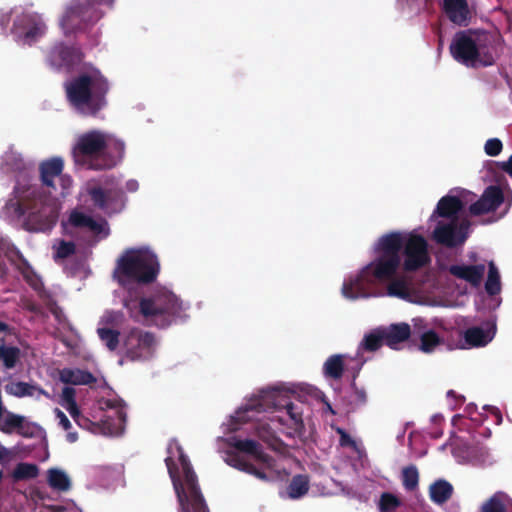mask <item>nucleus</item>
<instances>
[{
	"mask_svg": "<svg viewBox=\"0 0 512 512\" xmlns=\"http://www.w3.org/2000/svg\"><path fill=\"white\" fill-rule=\"evenodd\" d=\"M373 251L375 257L370 263L344 279L341 289L344 298L389 296L428 307H458L459 302L454 293L448 291V284L442 281L441 275L422 282L397 275L401 264L405 271H416L430 262L428 242L418 230L386 233L374 243Z\"/></svg>",
	"mask_w": 512,
	"mask_h": 512,
	"instance_id": "1",
	"label": "nucleus"
},
{
	"mask_svg": "<svg viewBox=\"0 0 512 512\" xmlns=\"http://www.w3.org/2000/svg\"><path fill=\"white\" fill-rule=\"evenodd\" d=\"M63 169V158L54 156L39 163V179L34 167L30 174H22L14 184V198L2 209V217L28 231L50 230L58 219L60 198L67 197L73 186L72 178L63 174Z\"/></svg>",
	"mask_w": 512,
	"mask_h": 512,
	"instance_id": "2",
	"label": "nucleus"
},
{
	"mask_svg": "<svg viewBox=\"0 0 512 512\" xmlns=\"http://www.w3.org/2000/svg\"><path fill=\"white\" fill-rule=\"evenodd\" d=\"M259 437L272 448L277 447L276 430L298 431L302 427V410L291 401V390L280 385L261 390L248 398L223 424L225 432H236L248 422Z\"/></svg>",
	"mask_w": 512,
	"mask_h": 512,
	"instance_id": "3",
	"label": "nucleus"
},
{
	"mask_svg": "<svg viewBox=\"0 0 512 512\" xmlns=\"http://www.w3.org/2000/svg\"><path fill=\"white\" fill-rule=\"evenodd\" d=\"M474 194L464 189L451 190L442 197L430 216V224L434 223L432 239L447 247L462 245L469 234V221L463 209L473 201Z\"/></svg>",
	"mask_w": 512,
	"mask_h": 512,
	"instance_id": "4",
	"label": "nucleus"
},
{
	"mask_svg": "<svg viewBox=\"0 0 512 512\" xmlns=\"http://www.w3.org/2000/svg\"><path fill=\"white\" fill-rule=\"evenodd\" d=\"M124 154V141L99 129L79 134L72 147L75 163L91 170L111 169L121 163Z\"/></svg>",
	"mask_w": 512,
	"mask_h": 512,
	"instance_id": "5",
	"label": "nucleus"
},
{
	"mask_svg": "<svg viewBox=\"0 0 512 512\" xmlns=\"http://www.w3.org/2000/svg\"><path fill=\"white\" fill-rule=\"evenodd\" d=\"M109 89L106 76L90 63L83 64L78 74L65 83L69 104L86 116H94L106 107Z\"/></svg>",
	"mask_w": 512,
	"mask_h": 512,
	"instance_id": "6",
	"label": "nucleus"
},
{
	"mask_svg": "<svg viewBox=\"0 0 512 512\" xmlns=\"http://www.w3.org/2000/svg\"><path fill=\"white\" fill-rule=\"evenodd\" d=\"M165 463L182 512H206L207 505L200 492L197 478L181 446L169 442Z\"/></svg>",
	"mask_w": 512,
	"mask_h": 512,
	"instance_id": "7",
	"label": "nucleus"
},
{
	"mask_svg": "<svg viewBox=\"0 0 512 512\" xmlns=\"http://www.w3.org/2000/svg\"><path fill=\"white\" fill-rule=\"evenodd\" d=\"M124 306L132 317L141 314L144 319L158 327H166L177 319L186 317L188 303L181 301L172 291L160 288L151 295L143 297L139 303L125 299Z\"/></svg>",
	"mask_w": 512,
	"mask_h": 512,
	"instance_id": "8",
	"label": "nucleus"
},
{
	"mask_svg": "<svg viewBox=\"0 0 512 512\" xmlns=\"http://www.w3.org/2000/svg\"><path fill=\"white\" fill-rule=\"evenodd\" d=\"M450 53L457 62L467 67L490 66L498 55L496 39L481 30L461 31L454 35Z\"/></svg>",
	"mask_w": 512,
	"mask_h": 512,
	"instance_id": "9",
	"label": "nucleus"
},
{
	"mask_svg": "<svg viewBox=\"0 0 512 512\" xmlns=\"http://www.w3.org/2000/svg\"><path fill=\"white\" fill-rule=\"evenodd\" d=\"M160 271L157 255L149 247L142 246L125 250L117 259L113 272L114 279L123 287L149 283Z\"/></svg>",
	"mask_w": 512,
	"mask_h": 512,
	"instance_id": "10",
	"label": "nucleus"
},
{
	"mask_svg": "<svg viewBox=\"0 0 512 512\" xmlns=\"http://www.w3.org/2000/svg\"><path fill=\"white\" fill-rule=\"evenodd\" d=\"M227 441L230 446L243 454L230 456L227 459L230 466L263 481H275L282 478L275 462L262 452L257 442L252 439H241L238 436H231Z\"/></svg>",
	"mask_w": 512,
	"mask_h": 512,
	"instance_id": "11",
	"label": "nucleus"
},
{
	"mask_svg": "<svg viewBox=\"0 0 512 512\" xmlns=\"http://www.w3.org/2000/svg\"><path fill=\"white\" fill-rule=\"evenodd\" d=\"M125 406L119 398H101L80 420V427L95 435L118 436L124 431Z\"/></svg>",
	"mask_w": 512,
	"mask_h": 512,
	"instance_id": "12",
	"label": "nucleus"
},
{
	"mask_svg": "<svg viewBox=\"0 0 512 512\" xmlns=\"http://www.w3.org/2000/svg\"><path fill=\"white\" fill-rule=\"evenodd\" d=\"M10 23V34L20 45L34 44L47 31V25L40 14L20 6L0 14V27L3 31L7 32Z\"/></svg>",
	"mask_w": 512,
	"mask_h": 512,
	"instance_id": "13",
	"label": "nucleus"
},
{
	"mask_svg": "<svg viewBox=\"0 0 512 512\" xmlns=\"http://www.w3.org/2000/svg\"><path fill=\"white\" fill-rule=\"evenodd\" d=\"M85 195H88L94 206L106 215L122 211L126 202L118 180L113 176L106 177L99 182H87L80 193V199L82 200Z\"/></svg>",
	"mask_w": 512,
	"mask_h": 512,
	"instance_id": "14",
	"label": "nucleus"
},
{
	"mask_svg": "<svg viewBox=\"0 0 512 512\" xmlns=\"http://www.w3.org/2000/svg\"><path fill=\"white\" fill-rule=\"evenodd\" d=\"M470 261H461L447 266H441V272L439 275L443 277V273H448L456 279L462 280L469 285L471 288H479L483 282L484 275L486 274L487 267L482 261H478L476 253H470ZM442 281L448 284L449 292L454 293L455 298L459 302L460 306L462 303L459 301L458 296L466 294V287L452 288L448 281Z\"/></svg>",
	"mask_w": 512,
	"mask_h": 512,
	"instance_id": "15",
	"label": "nucleus"
},
{
	"mask_svg": "<svg viewBox=\"0 0 512 512\" xmlns=\"http://www.w3.org/2000/svg\"><path fill=\"white\" fill-rule=\"evenodd\" d=\"M104 11H97L92 6L80 1H72L64 9L59 25L66 36L81 31L88 23L98 21Z\"/></svg>",
	"mask_w": 512,
	"mask_h": 512,
	"instance_id": "16",
	"label": "nucleus"
},
{
	"mask_svg": "<svg viewBox=\"0 0 512 512\" xmlns=\"http://www.w3.org/2000/svg\"><path fill=\"white\" fill-rule=\"evenodd\" d=\"M156 341L152 334L139 329L123 332L122 351L131 360H146L153 356Z\"/></svg>",
	"mask_w": 512,
	"mask_h": 512,
	"instance_id": "17",
	"label": "nucleus"
},
{
	"mask_svg": "<svg viewBox=\"0 0 512 512\" xmlns=\"http://www.w3.org/2000/svg\"><path fill=\"white\" fill-rule=\"evenodd\" d=\"M62 228L66 234H74L75 230L91 233L102 239L109 234L108 224L104 219H94L91 216L74 209L66 221L62 222Z\"/></svg>",
	"mask_w": 512,
	"mask_h": 512,
	"instance_id": "18",
	"label": "nucleus"
},
{
	"mask_svg": "<svg viewBox=\"0 0 512 512\" xmlns=\"http://www.w3.org/2000/svg\"><path fill=\"white\" fill-rule=\"evenodd\" d=\"M496 331V321L493 319H489L479 326L469 327L461 333L463 341L459 347L462 349L484 347L494 339Z\"/></svg>",
	"mask_w": 512,
	"mask_h": 512,
	"instance_id": "19",
	"label": "nucleus"
},
{
	"mask_svg": "<svg viewBox=\"0 0 512 512\" xmlns=\"http://www.w3.org/2000/svg\"><path fill=\"white\" fill-rule=\"evenodd\" d=\"M452 454L459 463L480 464L485 461L487 450L475 443H468L463 438L452 434L450 438Z\"/></svg>",
	"mask_w": 512,
	"mask_h": 512,
	"instance_id": "20",
	"label": "nucleus"
},
{
	"mask_svg": "<svg viewBox=\"0 0 512 512\" xmlns=\"http://www.w3.org/2000/svg\"><path fill=\"white\" fill-rule=\"evenodd\" d=\"M82 53L78 48L68 47L63 43L56 44L47 55L48 65L55 70H70L79 63Z\"/></svg>",
	"mask_w": 512,
	"mask_h": 512,
	"instance_id": "21",
	"label": "nucleus"
},
{
	"mask_svg": "<svg viewBox=\"0 0 512 512\" xmlns=\"http://www.w3.org/2000/svg\"><path fill=\"white\" fill-rule=\"evenodd\" d=\"M412 328L413 335L418 339V349L424 353L434 352L443 342L442 337L422 317L412 319Z\"/></svg>",
	"mask_w": 512,
	"mask_h": 512,
	"instance_id": "22",
	"label": "nucleus"
},
{
	"mask_svg": "<svg viewBox=\"0 0 512 512\" xmlns=\"http://www.w3.org/2000/svg\"><path fill=\"white\" fill-rule=\"evenodd\" d=\"M33 163L26 160L14 147H9L0 158V173L15 174V184L22 174H30Z\"/></svg>",
	"mask_w": 512,
	"mask_h": 512,
	"instance_id": "23",
	"label": "nucleus"
},
{
	"mask_svg": "<svg viewBox=\"0 0 512 512\" xmlns=\"http://www.w3.org/2000/svg\"><path fill=\"white\" fill-rule=\"evenodd\" d=\"M504 203V194L501 188L497 186L487 187L481 198L469 206L472 215L478 216L496 210Z\"/></svg>",
	"mask_w": 512,
	"mask_h": 512,
	"instance_id": "24",
	"label": "nucleus"
},
{
	"mask_svg": "<svg viewBox=\"0 0 512 512\" xmlns=\"http://www.w3.org/2000/svg\"><path fill=\"white\" fill-rule=\"evenodd\" d=\"M443 9L448 19L459 26L468 25L472 18V9L467 0H444Z\"/></svg>",
	"mask_w": 512,
	"mask_h": 512,
	"instance_id": "25",
	"label": "nucleus"
},
{
	"mask_svg": "<svg viewBox=\"0 0 512 512\" xmlns=\"http://www.w3.org/2000/svg\"><path fill=\"white\" fill-rule=\"evenodd\" d=\"M46 482L49 488L59 493H66L72 488V479L66 470L51 467L46 471Z\"/></svg>",
	"mask_w": 512,
	"mask_h": 512,
	"instance_id": "26",
	"label": "nucleus"
},
{
	"mask_svg": "<svg viewBox=\"0 0 512 512\" xmlns=\"http://www.w3.org/2000/svg\"><path fill=\"white\" fill-rule=\"evenodd\" d=\"M385 344L392 349H398V344L407 340L413 330L411 331V327L407 323H397L391 324L388 327H381Z\"/></svg>",
	"mask_w": 512,
	"mask_h": 512,
	"instance_id": "27",
	"label": "nucleus"
},
{
	"mask_svg": "<svg viewBox=\"0 0 512 512\" xmlns=\"http://www.w3.org/2000/svg\"><path fill=\"white\" fill-rule=\"evenodd\" d=\"M94 473L99 483L104 487L125 486L121 468L103 466L96 468Z\"/></svg>",
	"mask_w": 512,
	"mask_h": 512,
	"instance_id": "28",
	"label": "nucleus"
},
{
	"mask_svg": "<svg viewBox=\"0 0 512 512\" xmlns=\"http://www.w3.org/2000/svg\"><path fill=\"white\" fill-rule=\"evenodd\" d=\"M481 512H512V497L497 491L482 503Z\"/></svg>",
	"mask_w": 512,
	"mask_h": 512,
	"instance_id": "29",
	"label": "nucleus"
},
{
	"mask_svg": "<svg viewBox=\"0 0 512 512\" xmlns=\"http://www.w3.org/2000/svg\"><path fill=\"white\" fill-rule=\"evenodd\" d=\"M348 359L351 358L344 354H334L328 357L323 364L324 376L335 380L340 379Z\"/></svg>",
	"mask_w": 512,
	"mask_h": 512,
	"instance_id": "30",
	"label": "nucleus"
},
{
	"mask_svg": "<svg viewBox=\"0 0 512 512\" xmlns=\"http://www.w3.org/2000/svg\"><path fill=\"white\" fill-rule=\"evenodd\" d=\"M5 391L8 394L16 396V397L29 396V397H34L36 399H39L40 396H42V395L46 396L47 398L51 397L47 392H45L40 387H37L35 385H30L25 382L10 383V384L6 385Z\"/></svg>",
	"mask_w": 512,
	"mask_h": 512,
	"instance_id": "31",
	"label": "nucleus"
},
{
	"mask_svg": "<svg viewBox=\"0 0 512 512\" xmlns=\"http://www.w3.org/2000/svg\"><path fill=\"white\" fill-rule=\"evenodd\" d=\"M59 379L72 385H87L95 380L91 373L78 368H63L59 371Z\"/></svg>",
	"mask_w": 512,
	"mask_h": 512,
	"instance_id": "32",
	"label": "nucleus"
},
{
	"mask_svg": "<svg viewBox=\"0 0 512 512\" xmlns=\"http://www.w3.org/2000/svg\"><path fill=\"white\" fill-rule=\"evenodd\" d=\"M60 405L66 409L77 425L80 427V420L87 418V414H82L77 406L75 400V389L72 387H65L60 396Z\"/></svg>",
	"mask_w": 512,
	"mask_h": 512,
	"instance_id": "33",
	"label": "nucleus"
},
{
	"mask_svg": "<svg viewBox=\"0 0 512 512\" xmlns=\"http://www.w3.org/2000/svg\"><path fill=\"white\" fill-rule=\"evenodd\" d=\"M453 492L452 485L446 480H437L430 485L429 494L433 502L441 504L447 501Z\"/></svg>",
	"mask_w": 512,
	"mask_h": 512,
	"instance_id": "34",
	"label": "nucleus"
},
{
	"mask_svg": "<svg viewBox=\"0 0 512 512\" xmlns=\"http://www.w3.org/2000/svg\"><path fill=\"white\" fill-rule=\"evenodd\" d=\"M39 467L34 463L21 462L18 463L12 471V478L14 481H27L38 477Z\"/></svg>",
	"mask_w": 512,
	"mask_h": 512,
	"instance_id": "35",
	"label": "nucleus"
},
{
	"mask_svg": "<svg viewBox=\"0 0 512 512\" xmlns=\"http://www.w3.org/2000/svg\"><path fill=\"white\" fill-rule=\"evenodd\" d=\"M309 489V478L307 475H295L287 486V495L291 499H298L304 496Z\"/></svg>",
	"mask_w": 512,
	"mask_h": 512,
	"instance_id": "36",
	"label": "nucleus"
},
{
	"mask_svg": "<svg viewBox=\"0 0 512 512\" xmlns=\"http://www.w3.org/2000/svg\"><path fill=\"white\" fill-rule=\"evenodd\" d=\"M52 250L54 260L57 263H62L75 253V245L71 241L55 240Z\"/></svg>",
	"mask_w": 512,
	"mask_h": 512,
	"instance_id": "37",
	"label": "nucleus"
},
{
	"mask_svg": "<svg viewBox=\"0 0 512 512\" xmlns=\"http://www.w3.org/2000/svg\"><path fill=\"white\" fill-rule=\"evenodd\" d=\"M97 335L102 344L110 351H115L117 348H122V339L117 330H108L107 328H97Z\"/></svg>",
	"mask_w": 512,
	"mask_h": 512,
	"instance_id": "38",
	"label": "nucleus"
},
{
	"mask_svg": "<svg viewBox=\"0 0 512 512\" xmlns=\"http://www.w3.org/2000/svg\"><path fill=\"white\" fill-rule=\"evenodd\" d=\"M485 290L491 296L498 294L501 290L499 271L493 262H489L488 264Z\"/></svg>",
	"mask_w": 512,
	"mask_h": 512,
	"instance_id": "39",
	"label": "nucleus"
},
{
	"mask_svg": "<svg viewBox=\"0 0 512 512\" xmlns=\"http://www.w3.org/2000/svg\"><path fill=\"white\" fill-rule=\"evenodd\" d=\"M124 321V316L121 312L105 311L100 317L97 328H107L108 330H116L121 327Z\"/></svg>",
	"mask_w": 512,
	"mask_h": 512,
	"instance_id": "40",
	"label": "nucleus"
},
{
	"mask_svg": "<svg viewBox=\"0 0 512 512\" xmlns=\"http://www.w3.org/2000/svg\"><path fill=\"white\" fill-rule=\"evenodd\" d=\"M383 343H385V339L382 328H377L364 337L359 347V351L362 349L375 351L381 347Z\"/></svg>",
	"mask_w": 512,
	"mask_h": 512,
	"instance_id": "41",
	"label": "nucleus"
},
{
	"mask_svg": "<svg viewBox=\"0 0 512 512\" xmlns=\"http://www.w3.org/2000/svg\"><path fill=\"white\" fill-rule=\"evenodd\" d=\"M401 480L406 490H415L419 482V472L416 466L410 465L403 468L401 473Z\"/></svg>",
	"mask_w": 512,
	"mask_h": 512,
	"instance_id": "42",
	"label": "nucleus"
},
{
	"mask_svg": "<svg viewBox=\"0 0 512 512\" xmlns=\"http://www.w3.org/2000/svg\"><path fill=\"white\" fill-rule=\"evenodd\" d=\"M336 432L339 435V444L344 448L351 449L354 453L361 456L364 452L362 445L348 434L344 429L337 427Z\"/></svg>",
	"mask_w": 512,
	"mask_h": 512,
	"instance_id": "43",
	"label": "nucleus"
},
{
	"mask_svg": "<svg viewBox=\"0 0 512 512\" xmlns=\"http://www.w3.org/2000/svg\"><path fill=\"white\" fill-rule=\"evenodd\" d=\"M401 503V499L398 495L385 492L380 496L378 507L380 512H391L398 509L401 506Z\"/></svg>",
	"mask_w": 512,
	"mask_h": 512,
	"instance_id": "44",
	"label": "nucleus"
},
{
	"mask_svg": "<svg viewBox=\"0 0 512 512\" xmlns=\"http://www.w3.org/2000/svg\"><path fill=\"white\" fill-rule=\"evenodd\" d=\"M20 356V350L17 347L0 345V359L3 360L6 368L10 369L16 365Z\"/></svg>",
	"mask_w": 512,
	"mask_h": 512,
	"instance_id": "45",
	"label": "nucleus"
},
{
	"mask_svg": "<svg viewBox=\"0 0 512 512\" xmlns=\"http://www.w3.org/2000/svg\"><path fill=\"white\" fill-rule=\"evenodd\" d=\"M54 414H55V417H56V419L58 421L59 427H61L65 431H69L72 425H71V422L68 419V417L65 415V413L63 411H61L60 409L55 408L54 409ZM66 440L69 443L76 442L78 440L77 433L76 432H67Z\"/></svg>",
	"mask_w": 512,
	"mask_h": 512,
	"instance_id": "46",
	"label": "nucleus"
},
{
	"mask_svg": "<svg viewBox=\"0 0 512 512\" xmlns=\"http://www.w3.org/2000/svg\"><path fill=\"white\" fill-rule=\"evenodd\" d=\"M29 450H24L20 445H16L11 449L6 448L0 443V463L9 462L16 456H25Z\"/></svg>",
	"mask_w": 512,
	"mask_h": 512,
	"instance_id": "47",
	"label": "nucleus"
},
{
	"mask_svg": "<svg viewBox=\"0 0 512 512\" xmlns=\"http://www.w3.org/2000/svg\"><path fill=\"white\" fill-rule=\"evenodd\" d=\"M21 273L26 281L35 290H39L42 286L40 278L32 271L31 267L26 263H22Z\"/></svg>",
	"mask_w": 512,
	"mask_h": 512,
	"instance_id": "48",
	"label": "nucleus"
},
{
	"mask_svg": "<svg viewBox=\"0 0 512 512\" xmlns=\"http://www.w3.org/2000/svg\"><path fill=\"white\" fill-rule=\"evenodd\" d=\"M503 149V144L498 138H490L484 145V151L488 156H498Z\"/></svg>",
	"mask_w": 512,
	"mask_h": 512,
	"instance_id": "49",
	"label": "nucleus"
},
{
	"mask_svg": "<svg viewBox=\"0 0 512 512\" xmlns=\"http://www.w3.org/2000/svg\"><path fill=\"white\" fill-rule=\"evenodd\" d=\"M38 430V426L29 423L26 421L24 417H22V421L20 425L17 426L16 430L18 434L24 437H32L36 431Z\"/></svg>",
	"mask_w": 512,
	"mask_h": 512,
	"instance_id": "50",
	"label": "nucleus"
},
{
	"mask_svg": "<svg viewBox=\"0 0 512 512\" xmlns=\"http://www.w3.org/2000/svg\"><path fill=\"white\" fill-rule=\"evenodd\" d=\"M115 0H86L88 6H92L97 11H103L102 7L111 8Z\"/></svg>",
	"mask_w": 512,
	"mask_h": 512,
	"instance_id": "51",
	"label": "nucleus"
},
{
	"mask_svg": "<svg viewBox=\"0 0 512 512\" xmlns=\"http://www.w3.org/2000/svg\"><path fill=\"white\" fill-rule=\"evenodd\" d=\"M497 166L512 179V155L505 161L497 162Z\"/></svg>",
	"mask_w": 512,
	"mask_h": 512,
	"instance_id": "52",
	"label": "nucleus"
},
{
	"mask_svg": "<svg viewBox=\"0 0 512 512\" xmlns=\"http://www.w3.org/2000/svg\"><path fill=\"white\" fill-rule=\"evenodd\" d=\"M352 400L357 402V403H364L366 401V394L363 390H358L356 389L354 392H353V395H352Z\"/></svg>",
	"mask_w": 512,
	"mask_h": 512,
	"instance_id": "53",
	"label": "nucleus"
},
{
	"mask_svg": "<svg viewBox=\"0 0 512 512\" xmlns=\"http://www.w3.org/2000/svg\"><path fill=\"white\" fill-rule=\"evenodd\" d=\"M139 189V183L135 179H130L125 184V190L127 192L133 193Z\"/></svg>",
	"mask_w": 512,
	"mask_h": 512,
	"instance_id": "54",
	"label": "nucleus"
},
{
	"mask_svg": "<svg viewBox=\"0 0 512 512\" xmlns=\"http://www.w3.org/2000/svg\"><path fill=\"white\" fill-rule=\"evenodd\" d=\"M490 409H491L492 413L496 416L497 423H500L502 419H501V415H500L498 409L495 407H491Z\"/></svg>",
	"mask_w": 512,
	"mask_h": 512,
	"instance_id": "55",
	"label": "nucleus"
},
{
	"mask_svg": "<svg viewBox=\"0 0 512 512\" xmlns=\"http://www.w3.org/2000/svg\"><path fill=\"white\" fill-rule=\"evenodd\" d=\"M462 420V417L460 415H455L453 418H452V425L454 427H457L459 425V422Z\"/></svg>",
	"mask_w": 512,
	"mask_h": 512,
	"instance_id": "56",
	"label": "nucleus"
},
{
	"mask_svg": "<svg viewBox=\"0 0 512 512\" xmlns=\"http://www.w3.org/2000/svg\"><path fill=\"white\" fill-rule=\"evenodd\" d=\"M432 422L434 423H439L441 420H442V416L441 415H434L432 418H431Z\"/></svg>",
	"mask_w": 512,
	"mask_h": 512,
	"instance_id": "57",
	"label": "nucleus"
},
{
	"mask_svg": "<svg viewBox=\"0 0 512 512\" xmlns=\"http://www.w3.org/2000/svg\"><path fill=\"white\" fill-rule=\"evenodd\" d=\"M511 203H512V199L511 198H508L507 199V203H506V208L504 210V213L503 214H506L511 206Z\"/></svg>",
	"mask_w": 512,
	"mask_h": 512,
	"instance_id": "58",
	"label": "nucleus"
},
{
	"mask_svg": "<svg viewBox=\"0 0 512 512\" xmlns=\"http://www.w3.org/2000/svg\"><path fill=\"white\" fill-rule=\"evenodd\" d=\"M8 329V326L3 323V322H0V331H6Z\"/></svg>",
	"mask_w": 512,
	"mask_h": 512,
	"instance_id": "59",
	"label": "nucleus"
},
{
	"mask_svg": "<svg viewBox=\"0 0 512 512\" xmlns=\"http://www.w3.org/2000/svg\"><path fill=\"white\" fill-rule=\"evenodd\" d=\"M363 363H364V360H359V361H358V367H357V369H358V370L361 368V366L363 365Z\"/></svg>",
	"mask_w": 512,
	"mask_h": 512,
	"instance_id": "60",
	"label": "nucleus"
},
{
	"mask_svg": "<svg viewBox=\"0 0 512 512\" xmlns=\"http://www.w3.org/2000/svg\"><path fill=\"white\" fill-rule=\"evenodd\" d=\"M499 304H500V302H499L498 300H495V303H494V305H493V308L498 307V306H499Z\"/></svg>",
	"mask_w": 512,
	"mask_h": 512,
	"instance_id": "61",
	"label": "nucleus"
}]
</instances>
